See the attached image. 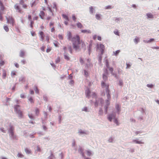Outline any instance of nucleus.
<instances>
[{"label":"nucleus","mask_w":159,"mask_h":159,"mask_svg":"<svg viewBox=\"0 0 159 159\" xmlns=\"http://www.w3.org/2000/svg\"><path fill=\"white\" fill-rule=\"evenodd\" d=\"M66 36L67 39L72 42L73 48L76 51L79 50V45L80 44L79 36L76 35L72 37L71 32L69 31H67Z\"/></svg>","instance_id":"obj_1"},{"label":"nucleus","mask_w":159,"mask_h":159,"mask_svg":"<svg viewBox=\"0 0 159 159\" xmlns=\"http://www.w3.org/2000/svg\"><path fill=\"white\" fill-rule=\"evenodd\" d=\"M35 152H41V149L38 145L36 146V149L35 150Z\"/></svg>","instance_id":"obj_37"},{"label":"nucleus","mask_w":159,"mask_h":159,"mask_svg":"<svg viewBox=\"0 0 159 159\" xmlns=\"http://www.w3.org/2000/svg\"><path fill=\"white\" fill-rule=\"evenodd\" d=\"M142 132L141 131H136L135 132V135H137L138 134L141 133Z\"/></svg>","instance_id":"obj_55"},{"label":"nucleus","mask_w":159,"mask_h":159,"mask_svg":"<svg viewBox=\"0 0 159 159\" xmlns=\"http://www.w3.org/2000/svg\"><path fill=\"white\" fill-rule=\"evenodd\" d=\"M114 33L116 35H119V33L117 30H114Z\"/></svg>","instance_id":"obj_54"},{"label":"nucleus","mask_w":159,"mask_h":159,"mask_svg":"<svg viewBox=\"0 0 159 159\" xmlns=\"http://www.w3.org/2000/svg\"><path fill=\"white\" fill-rule=\"evenodd\" d=\"M78 152L80 154L82 155L83 157H84V155L83 153V149L82 147H79Z\"/></svg>","instance_id":"obj_18"},{"label":"nucleus","mask_w":159,"mask_h":159,"mask_svg":"<svg viewBox=\"0 0 159 159\" xmlns=\"http://www.w3.org/2000/svg\"><path fill=\"white\" fill-rule=\"evenodd\" d=\"M25 51L23 50H21L20 52V56L22 57H24L25 56Z\"/></svg>","instance_id":"obj_19"},{"label":"nucleus","mask_w":159,"mask_h":159,"mask_svg":"<svg viewBox=\"0 0 159 159\" xmlns=\"http://www.w3.org/2000/svg\"><path fill=\"white\" fill-rule=\"evenodd\" d=\"M116 113L119 114L120 112V107L117 104L116 105Z\"/></svg>","instance_id":"obj_21"},{"label":"nucleus","mask_w":159,"mask_h":159,"mask_svg":"<svg viewBox=\"0 0 159 159\" xmlns=\"http://www.w3.org/2000/svg\"><path fill=\"white\" fill-rule=\"evenodd\" d=\"M64 58L67 60H68L70 59V57L69 56V54L66 52H64Z\"/></svg>","instance_id":"obj_25"},{"label":"nucleus","mask_w":159,"mask_h":159,"mask_svg":"<svg viewBox=\"0 0 159 159\" xmlns=\"http://www.w3.org/2000/svg\"><path fill=\"white\" fill-rule=\"evenodd\" d=\"M26 153L27 154H30L31 153V150L28 148H25V149Z\"/></svg>","instance_id":"obj_33"},{"label":"nucleus","mask_w":159,"mask_h":159,"mask_svg":"<svg viewBox=\"0 0 159 159\" xmlns=\"http://www.w3.org/2000/svg\"><path fill=\"white\" fill-rule=\"evenodd\" d=\"M95 18L97 20H100L102 19V15L99 13H97L95 15Z\"/></svg>","instance_id":"obj_16"},{"label":"nucleus","mask_w":159,"mask_h":159,"mask_svg":"<svg viewBox=\"0 0 159 159\" xmlns=\"http://www.w3.org/2000/svg\"><path fill=\"white\" fill-rule=\"evenodd\" d=\"M53 44L56 47H58V42L56 41H53Z\"/></svg>","instance_id":"obj_42"},{"label":"nucleus","mask_w":159,"mask_h":159,"mask_svg":"<svg viewBox=\"0 0 159 159\" xmlns=\"http://www.w3.org/2000/svg\"><path fill=\"white\" fill-rule=\"evenodd\" d=\"M86 96L88 98H89L91 95H93V97H95L96 96V94L95 93L93 92H91L89 89H87L85 91Z\"/></svg>","instance_id":"obj_8"},{"label":"nucleus","mask_w":159,"mask_h":159,"mask_svg":"<svg viewBox=\"0 0 159 159\" xmlns=\"http://www.w3.org/2000/svg\"><path fill=\"white\" fill-rule=\"evenodd\" d=\"M106 67L107 68H108L109 67V66L108 62L107 60H106Z\"/></svg>","instance_id":"obj_61"},{"label":"nucleus","mask_w":159,"mask_h":159,"mask_svg":"<svg viewBox=\"0 0 159 159\" xmlns=\"http://www.w3.org/2000/svg\"><path fill=\"white\" fill-rule=\"evenodd\" d=\"M101 86L102 88L105 90L107 94V99L106 102V104L104 107L105 109V112L106 113H107V108L109 105L110 104V102L109 100L110 98V96L109 93V90L108 89L109 85L105 83L104 81H102L101 83Z\"/></svg>","instance_id":"obj_2"},{"label":"nucleus","mask_w":159,"mask_h":159,"mask_svg":"<svg viewBox=\"0 0 159 159\" xmlns=\"http://www.w3.org/2000/svg\"><path fill=\"white\" fill-rule=\"evenodd\" d=\"M35 92L36 93H39V90L38 88L36 87H35L34 89Z\"/></svg>","instance_id":"obj_57"},{"label":"nucleus","mask_w":159,"mask_h":159,"mask_svg":"<svg viewBox=\"0 0 159 159\" xmlns=\"http://www.w3.org/2000/svg\"><path fill=\"white\" fill-rule=\"evenodd\" d=\"M62 16L66 20H69L68 18L66 15L65 14H63Z\"/></svg>","instance_id":"obj_45"},{"label":"nucleus","mask_w":159,"mask_h":159,"mask_svg":"<svg viewBox=\"0 0 159 159\" xmlns=\"http://www.w3.org/2000/svg\"><path fill=\"white\" fill-rule=\"evenodd\" d=\"M81 32L83 33L91 34V31L89 30H81Z\"/></svg>","instance_id":"obj_20"},{"label":"nucleus","mask_w":159,"mask_h":159,"mask_svg":"<svg viewBox=\"0 0 159 159\" xmlns=\"http://www.w3.org/2000/svg\"><path fill=\"white\" fill-rule=\"evenodd\" d=\"M126 69H127L130 68L131 66V64H128L127 63H126Z\"/></svg>","instance_id":"obj_47"},{"label":"nucleus","mask_w":159,"mask_h":159,"mask_svg":"<svg viewBox=\"0 0 159 159\" xmlns=\"http://www.w3.org/2000/svg\"><path fill=\"white\" fill-rule=\"evenodd\" d=\"M128 151L130 152H134V149L133 148H130L128 149Z\"/></svg>","instance_id":"obj_48"},{"label":"nucleus","mask_w":159,"mask_h":159,"mask_svg":"<svg viewBox=\"0 0 159 159\" xmlns=\"http://www.w3.org/2000/svg\"><path fill=\"white\" fill-rule=\"evenodd\" d=\"M122 20V18H115L114 20V21L116 23H117L118 24H119L120 22Z\"/></svg>","instance_id":"obj_27"},{"label":"nucleus","mask_w":159,"mask_h":159,"mask_svg":"<svg viewBox=\"0 0 159 159\" xmlns=\"http://www.w3.org/2000/svg\"><path fill=\"white\" fill-rule=\"evenodd\" d=\"M87 154L88 156H90L93 155V152L90 150H88L86 151Z\"/></svg>","instance_id":"obj_29"},{"label":"nucleus","mask_w":159,"mask_h":159,"mask_svg":"<svg viewBox=\"0 0 159 159\" xmlns=\"http://www.w3.org/2000/svg\"><path fill=\"white\" fill-rule=\"evenodd\" d=\"M40 36V40L42 41H43L44 39V33L42 31L39 32V33Z\"/></svg>","instance_id":"obj_15"},{"label":"nucleus","mask_w":159,"mask_h":159,"mask_svg":"<svg viewBox=\"0 0 159 159\" xmlns=\"http://www.w3.org/2000/svg\"><path fill=\"white\" fill-rule=\"evenodd\" d=\"M90 60L89 59H88L87 60V63L86 64V66L87 67H91L92 66V65L91 63H90Z\"/></svg>","instance_id":"obj_22"},{"label":"nucleus","mask_w":159,"mask_h":159,"mask_svg":"<svg viewBox=\"0 0 159 159\" xmlns=\"http://www.w3.org/2000/svg\"><path fill=\"white\" fill-rule=\"evenodd\" d=\"M120 52V50H117L115 52H113V55L117 56Z\"/></svg>","instance_id":"obj_35"},{"label":"nucleus","mask_w":159,"mask_h":159,"mask_svg":"<svg viewBox=\"0 0 159 159\" xmlns=\"http://www.w3.org/2000/svg\"><path fill=\"white\" fill-rule=\"evenodd\" d=\"M3 28H4V30L6 32H8L9 31V29L7 25H4L3 26Z\"/></svg>","instance_id":"obj_40"},{"label":"nucleus","mask_w":159,"mask_h":159,"mask_svg":"<svg viewBox=\"0 0 159 159\" xmlns=\"http://www.w3.org/2000/svg\"><path fill=\"white\" fill-rule=\"evenodd\" d=\"M20 110V106L18 105H16L14 107V111L16 112L18 111V110Z\"/></svg>","instance_id":"obj_31"},{"label":"nucleus","mask_w":159,"mask_h":159,"mask_svg":"<svg viewBox=\"0 0 159 159\" xmlns=\"http://www.w3.org/2000/svg\"><path fill=\"white\" fill-rule=\"evenodd\" d=\"M3 74H2V78L3 79H5L6 76V71L3 69L2 70Z\"/></svg>","instance_id":"obj_36"},{"label":"nucleus","mask_w":159,"mask_h":159,"mask_svg":"<svg viewBox=\"0 0 159 159\" xmlns=\"http://www.w3.org/2000/svg\"><path fill=\"white\" fill-rule=\"evenodd\" d=\"M80 61L82 64L84 63L83 60L81 57H80Z\"/></svg>","instance_id":"obj_64"},{"label":"nucleus","mask_w":159,"mask_h":159,"mask_svg":"<svg viewBox=\"0 0 159 159\" xmlns=\"http://www.w3.org/2000/svg\"><path fill=\"white\" fill-rule=\"evenodd\" d=\"M78 135L80 136H84L85 135L88 134L89 132L88 131L86 130L79 129L78 130Z\"/></svg>","instance_id":"obj_5"},{"label":"nucleus","mask_w":159,"mask_h":159,"mask_svg":"<svg viewBox=\"0 0 159 159\" xmlns=\"http://www.w3.org/2000/svg\"><path fill=\"white\" fill-rule=\"evenodd\" d=\"M28 116L31 119H34L33 116L32 114L29 113Z\"/></svg>","instance_id":"obj_46"},{"label":"nucleus","mask_w":159,"mask_h":159,"mask_svg":"<svg viewBox=\"0 0 159 159\" xmlns=\"http://www.w3.org/2000/svg\"><path fill=\"white\" fill-rule=\"evenodd\" d=\"M153 86L154 85L152 84H147V87L150 88H152L153 87Z\"/></svg>","instance_id":"obj_52"},{"label":"nucleus","mask_w":159,"mask_h":159,"mask_svg":"<svg viewBox=\"0 0 159 159\" xmlns=\"http://www.w3.org/2000/svg\"><path fill=\"white\" fill-rule=\"evenodd\" d=\"M6 17L7 20V23L11 24L13 26L14 24V20L12 17L9 16H8L7 15Z\"/></svg>","instance_id":"obj_7"},{"label":"nucleus","mask_w":159,"mask_h":159,"mask_svg":"<svg viewBox=\"0 0 159 159\" xmlns=\"http://www.w3.org/2000/svg\"><path fill=\"white\" fill-rule=\"evenodd\" d=\"M39 16L42 19H43L45 16L44 12L42 11H41L39 14Z\"/></svg>","instance_id":"obj_24"},{"label":"nucleus","mask_w":159,"mask_h":159,"mask_svg":"<svg viewBox=\"0 0 159 159\" xmlns=\"http://www.w3.org/2000/svg\"><path fill=\"white\" fill-rule=\"evenodd\" d=\"M16 113L18 114V117L19 118H21L23 117V115L22 112L20 110H18V111L16 112Z\"/></svg>","instance_id":"obj_28"},{"label":"nucleus","mask_w":159,"mask_h":159,"mask_svg":"<svg viewBox=\"0 0 159 159\" xmlns=\"http://www.w3.org/2000/svg\"><path fill=\"white\" fill-rule=\"evenodd\" d=\"M97 49L101 52V55L103 54L105 49V47L103 44H98L97 45Z\"/></svg>","instance_id":"obj_4"},{"label":"nucleus","mask_w":159,"mask_h":159,"mask_svg":"<svg viewBox=\"0 0 159 159\" xmlns=\"http://www.w3.org/2000/svg\"><path fill=\"white\" fill-rule=\"evenodd\" d=\"M5 64V62L4 61H2V60L1 61H0V66H3Z\"/></svg>","instance_id":"obj_50"},{"label":"nucleus","mask_w":159,"mask_h":159,"mask_svg":"<svg viewBox=\"0 0 159 159\" xmlns=\"http://www.w3.org/2000/svg\"><path fill=\"white\" fill-rule=\"evenodd\" d=\"M140 37L136 36L135 38L134 39V42L136 44H137L140 41Z\"/></svg>","instance_id":"obj_17"},{"label":"nucleus","mask_w":159,"mask_h":159,"mask_svg":"<svg viewBox=\"0 0 159 159\" xmlns=\"http://www.w3.org/2000/svg\"><path fill=\"white\" fill-rule=\"evenodd\" d=\"M90 12L91 14H93L95 13V10L93 7H90Z\"/></svg>","instance_id":"obj_34"},{"label":"nucleus","mask_w":159,"mask_h":159,"mask_svg":"<svg viewBox=\"0 0 159 159\" xmlns=\"http://www.w3.org/2000/svg\"><path fill=\"white\" fill-rule=\"evenodd\" d=\"M4 9V7L3 6L2 3L0 1V20H2V15L3 14L2 11Z\"/></svg>","instance_id":"obj_9"},{"label":"nucleus","mask_w":159,"mask_h":159,"mask_svg":"<svg viewBox=\"0 0 159 159\" xmlns=\"http://www.w3.org/2000/svg\"><path fill=\"white\" fill-rule=\"evenodd\" d=\"M146 18L147 20H150V19H153L154 18L153 15L151 13H148L146 14Z\"/></svg>","instance_id":"obj_13"},{"label":"nucleus","mask_w":159,"mask_h":159,"mask_svg":"<svg viewBox=\"0 0 159 159\" xmlns=\"http://www.w3.org/2000/svg\"><path fill=\"white\" fill-rule=\"evenodd\" d=\"M154 40V39H151L148 40H143V42L146 43H150Z\"/></svg>","instance_id":"obj_23"},{"label":"nucleus","mask_w":159,"mask_h":159,"mask_svg":"<svg viewBox=\"0 0 159 159\" xmlns=\"http://www.w3.org/2000/svg\"><path fill=\"white\" fill-rule=\"evenodd\" d=\"M16 71H13L11 72V75L12 77H14L16 75Z\"/></svg>","instance_id":"obj_38"},{"label":"nucleus","mask_w":159,"mask_h":159,"mask_svg":"<svg viewBox=\"0 0 159 159\" xmlns=\"http://www.w3.org/2000/svg\"><path fill=\"white\" fill-rule=\"evenodd\" d=\"M48 0H44V3L48 6V12L49 13H50V14H51V15L52 16L53 15V13L52 12V11L51 10V9L50 7H49V6L48 5Z\"/></svg>","instance_id":"obj_14"},{"label":"nucleus","mask_w":159,"mask_h":159,"mask_svg":"<svg viewBox=\"0 0 159 159\" xmlns=\"http://www.w3.org/2000/svg\"><path fill=\"white\" fill-rule=\"evenodd\" d=\"M58 38L60 40H62L63 39V37L62 35L61 34H59L58 35Z\"/></svg>","instance_id":"obj_56"},{"label":"nucleus","mask_w":159,"mask_h":159,"mask_svg":"<svg viewBox=\"0 0 159 159\" xmlns=\"http://www.w3.org/2000/svg\"><path fill=\"white\" fill-rule=\"evenodd\" d=\"M17 157H18L22 158L23 157V155L21 153L18 152L17 154Z\"/></svg>","instance_id":"obj_44"},{"label":"nucleus","mask_w":159,"mask_h":159,"mask_svg":"<svg viewBox=\"0 0 159 159\" xmlns=\"http://www.w3.org/2000/svg\"><path fill=\"white\" fill-rule=\"evenodd\" d=\"M132 143L139 144H143L144 143L141 140H140L138 139H136L133 140Z\"/></svg>","instance_id":"obj_11"},{"label":"nucleus","mask_w":159,"mask_h":159,"mask_svg":"<svg viewBox=\"0 0 159 159\" xmlns=\"http://www.w3.org/2000/svg\"><path fill=\"white\" fill-rule=\"evenodd\" d=\"M39 111L38 109L36 108L35 109V113L36 115H38L39 113Z\"/></svg>","instance_id":"obj_49"},{"label":"nucleus","mask_w":159,"mask_h":159,"mask_svg":"<svg viewBox=\"0 0 159 159\" xmlns=\"http://www.w3.org/2000/svg\"><path fill=\"white\" fill-rule=\"evenodd\" d=\"M31 34L32 36H34L36 35L35 33L33 31H31Z\"/></svg>","instance_id":"obj_63"},{"label":"nucleus","mask_w":159,"mask_h":159,"mask_svg":"<svg viewBox=\"0 0 159 159\" xmlns=\"http://www.w3.org/2000/svg\"><path fill=\"white\" fill-rule=\"evenodd\" d=\"M28 98L29 101L31 103H34V101L32 98L30 96H28Z\"/></svg>","instance_id":"obj_32"},{"label":"nucleus","mask_w":159,"mask_h":159,"mask_svg":"<svg viewBox=\"0 0 159 159\" xmlns=\"http://www.w3.org/2000/svg\"><path fill=\"white\" fill-rule=\"evenodd\" d=\"M107 118L110 121H113L116 125H119V123L118 119L116 117L115 112H113V113L109 114Z\"/></svg>","instance_id":"obj_3"},{"label":"nucleus","mask_w":159,"mask_h":159,"mask_svg":"<svg viewBox=\"0 0 159 159\" xmlns=\"http://www.w3.org/2000/svg\"><path fill=\"white\" fill-rule=\"evenodd\" d=\"M119 85L121 86H122L123 84V81L122 80H119Z\"/></svg>","instance_id":"obj_53"},{"label":"nucleus","mask_w":159,"mask_h":159,"mask_svg":"<svg viewBox=\"0 0 159 159\" xmlns=\"http://www.w3.org/2000/svg\"><path fill=\"white\" fill-rule=\"evenodd\" d=\"M108 142L109 143H113L115 141V138L113 136H111L110 137L108 140Z\"/></svg>","instance_id":"obj_26"},{"label":"nucleus","mask_w":159,"mask_h":159,"mask_svg":"<svg viewBox=\"0 0 159 159\" xmlns=\"http://www.w3.org/2000/svg\"><path fill=\"white\" fill-rule=\"evenodd\" d=\"M21 63L23 64H25L26 62V61L25 60H24V59L22 60L21 61Z\"/></svg>","instance_id":"obj_62"},{"label":"nucleus","mask_w":159,"mask_h":159,"mask_svg":"<svg viewBox=\"0 0 159 159\" xmlns=\"http://www.w3.org/2000/svg\"><path fill=\"white\" fill-rule=\"evenodd\" d=\"M77 25L78 28H82L83 27L82 25L80 22L77 23Z\"/></svg>","instance_id":"obj_41"},{"label":"nucleus","mask_w":159,"mask_h":159,"mask_svg":"<svg viewBox=\"0 0 159 159\" xmlns=\"http://www.w3.org/2000/svg\"><path fill=\"white\" fill-rule=\"evenodd\" d=\"M69 51L71 53H72V49L71 46H69L68 47Z\"/></svg>","instance_id":"obj_59"},{"label":"nucleus","mask_w":159,"mask_h":159,"mask_svg":"<svg viewBox=\"0 0 159 159\" xmlns=\"http://www.w3.org/2000/svg\"><path fill=\"white\" fill-rule=\"evenodd\" d=\"M24 80V77L23 76L20 77L19 79V81L20 82H22Z\"/></svg>","instance_id":"obj_51"},{"label":"nucleus","mask_w":159,"mask_h":159,"mask_svg":"<svg viewBox=\"0 0 159 159\" xmlns=\"http://www.w3.org/2000/svg\"><path fill=\"white\" fill-rule=\"evenodd\" d=\"M103 100L102 98L97 100L95 103V106L96 107L100 105L102 106L103 104Z\"/></svg>","instance_id":"obj_10"},{"label":"nucleus","mask_w":159,"mask_h":159,"mask_svg":"<svg viewBox=\"0 0 159 159\" xmlns=\"http://www.w3.org/2000/svg\"><path fill=\"white\" fill-rule=\"evenodd\" d=\"M107 73H105L103 74V79L104 80H106L107 79Z\"/></svg>","instance_id":"obj_39"},{"label":"nucleus","mask_w":159,"mask_h":159,"mask_svg":"<svg viewBox=\"0 0 159 159\" xmlns=\"http://www.w3.org/2000/svg\"><path fill=\"white\" fill-rule=\"evenodd\" d=\"M109 69V70L111 71V73H112L113 70V69L112 67H109L108 68Z\"/></svg>","instance_id":"obj_58"},{"label":"nucleus","mask_w":159,"mask_h":159,"mask_svg":"<svg viewBox=\"0 0 159 159\" xmlns=\"http://www.w3.org/2000/svg\"><path fill=\"white\" fill-rule=\"evenodd\" d=\"M99 114L100 115H102L103 113V111L102 109V108H100L99 111Z\"/></svg>","instance_id":"obj_43"},{"label":"nucleus","mask_w":159,"mask_h":159,"mask_svg":"<svg viewBox=\"0 0 159 159\" xmlns=\"http://www.w3.org/2000/svg\"><path fill=\"white\" fill-rule=\"evenodd\" d=\"M20 97L21 98H25V94L22 93L20 94Z\"/></svg>","instance_id":"obj_60"},{"label":"nucleus","mask_w":159,"mask_h":159,"mask_svg":"<svg viewBox=\"0 0 159 159\" xmlns=\"http://www.w3.org/2000/svg\"><path fill=\"white\" fill-rule=\"evenodd\" d=\"M14 129L13 127L12 126H11L8 130V132L9 133V136L12 139H14L15 138V136L14 134L13 131Z\"/></svg>","instance_id":"obj_6"},{"label":"nucleus","mask_w":159,"mask_h":159,"mask_svg":"<svg viewBox=\"0 0 159 159\" xmlns=\"http://www.w3.org/2000/svg\"><path fill=\"white\" fill-rule=\"evenodd\" d=\"M82 111H84L85 112H88L89 111L88 108L86 107H84L81 109Z\"/></svg>","instance_id":"obj_30"},{"label":"nucleus","mask_w":159,"mask_h":159,"mask_svg":"<svg viewBox=\"0 0 159 159\" xmlns=\"http://www.w3.org/2000/svg\"><path fill=\"white\" fill-rule=\"evenodd\" d=\"M14 8L17 12L20 13H22L23 11L18 4H16L15 5Z\"/></svg>","instance_id":"obj_12"}]
</instances>
